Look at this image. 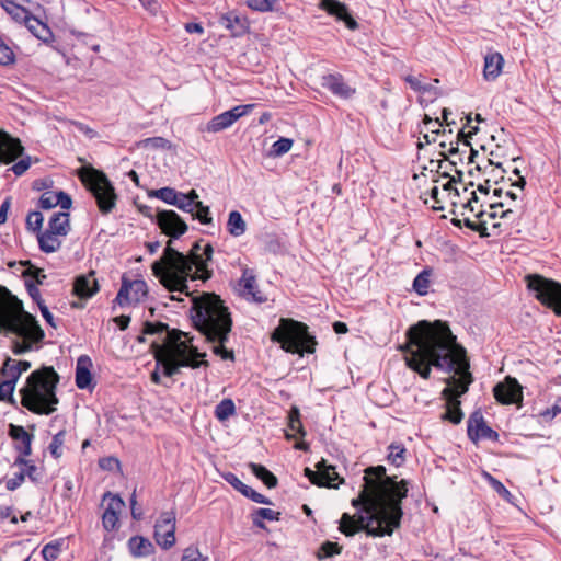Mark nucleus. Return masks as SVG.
Segmentation results:
<instances>
[{"mask_svg":"<svg viewBox=\"0 0 561 561\" xmlns=\"http://www.w3.org/2000/svg\"><path fill=\"white\" fill-rule=\"evenodd\" d=\"M407 339V343L401 346L405 364L423 379H430L432 367L453 373L446 379L447 387L442 392L447 400V410L442 419L459 424L463 413L458 398L468 391L473 381L466 350L457 343L449 327L439 320L433 323L420 321L408 330Z\"/></svg>","mask_w":561,"mask_h":561,"instance_id":"f257e3e1","label":"nucleus"},{"mask_svg":"<svg viewBox=\"0 0 561 561\" xmlns=\"http://www.w3.org/2000/svg\"><path fill=\"white\" fill-rule=\"evenodd\" d=\"M364 485L352 506L357 513L351 516L344 513L340 520V531L353 536L364 530L370 537L390 536L400 527L402 500L407 497L408 486L404 480L388 477L383 466L365 470Z\"/></svg>","mask_w":561,"mask_h":561,"instance_id":"f03ea898","label":"nucleus"},{"mask_svg":"<svg viewBox=\"0 0 561 561\" xmlns=\"http://www.w3.org/2000/svg\"><path fill=\"white\" fill-rule=\"evenodd\" d=\"M142 334L157 336L151 342V348L157 360V369L151 374V380L160 381V371L172 377L180 371L181 367L196 368L207 365L206 352H201L194 343L195 337L176 329H170L162 322L144 323Z\"/></svg>","mask_w":561,"mask_h":561,"instance_id":"7ed1b4c3","label":"nucleus"},{"mask_svg":"<svg viewBox=\"0 0 561 561\" xmlns=\"http://www.w3.org/2000/svg\"><path fill=\"white\" fill-rule=\"evenodd\" d=\"M171 240L164 248L162 256L152 263V273L170 291H186L188 278H208L207 261L210 260V242L202 245L197 241L191 249L190 255H184L171 247Z\"/></svg>","mask_w":561,"mask_h":561,"instance_id":"20e7f679","label":"nucleus"},{"mask_svg":"<svg viewBox=\"0 0 561 561\" xmlns=\"http://www.w3.org/2000/svg\"><path fill=\"white\" fill-rule=\"evenodd\" d=\"M58 382L59 376L50 366L33 371L26 379V386L20 390L21 404L35 414H51L59 402L56 396Z\"/></svg>","mask_w":561,"mask_h":561,"instance_id":"39448f33","label":"nucleus"},{"mask_svg":"<svg viewBox=\"0 0 561 561\" xmlns=\"http://www.w3.org/2000/svg\"><path fill=\"white\" fill-rule=\"evenodd\" d=\"M273 342L280 344V347L291 354L313 353L316 341L308 332V327L299 321L282 318L279 324L272 332Z\"/></svg>","mask_w":561,"mask_h":561,"instance_id":"423d86ee","label":"nucleus"},{"mask_svg":"<svg viewBox=\"0 0 561 561\" xmlns=\"http://www.w3.org/2000/svg\"><path fill=\"white\" fill-rule=\"evenodd\" d=\"M213 355L224 362L234 363V352L227 344L230 340L232 319L228 308L218 295L213 293Z\"/></svg>","mask_w":561,"mask_h":561,"instance_id":"0eeeda50","label":"nucleus"},{"mask_svg":"<svg viewBox=\"0 0 561 561\" xmlns=\"http://www.w3.org/2000/svg\"><path fill=\"white\" fill-rule=\"evenodd\" d=\"M81 180L94 196L100 211L111 213L116 205V194L106 175L91 168L81 174Z\"/></svg>","mask_w":561,"mask_h":561,"instance_id":"6e6552de","label":"nucleus"},{"mask_svg":"<svg viewBox=\"0 0 561 561\" xmlns=\"http://www.w3.org/2000/svg\"><path fill=\"white\" fill-rule=\"evenodd\" d=\"M525 279L535 297L551 308L556 314L561 316V284L538 274H529Z\"/></svg>","mask_w":561,"mask_h":561,"instance_id":"1a4fd4ad","label":"nucleus"},{"mask_svg":"<svg viewBox=\"0 0 561 561\" xmlns=\"http://www.w3.org/2000/svg\"><path fill=\"white\" fill-rule=\"evenodd\" d=\"M194 328L210 341V293H204L201 298L193 299L190 310Z\"/></svg>","mask_w":561,"mask_h":561,"instance_id":"9d476101","label":"nucleus"},{"mask_svg":"<svg viewBox=\"0 0 561 561\" xmlns=\"http://www.w3.org/2000/svg\"><path fill=\"white\" fill-rule=\"evenodd\" d=\"M148 294V287L144 279L128 280L123 277L122 286L115 300L119 306L138 304L142 301Z\"/></svg>","mask_w":561,"mask_h":561,"instance_id":"9b49d317","label":"nucleus"},{"mask_svg":"<svg viewBox=\"0 0 561 561\" xmlns=\"http://www.w3.org/2000/svg\"><path fill=\"white\" fill-rule=\"evenodd\" d=\"M154 539L162 549H170L175 543V515L163 512L154 525Z\"/></svg>","mask_w":561,"mask_h":561,"instance_id":"f8f14e48","label":"nucleus"},{"mask_svg":"<svg viewBox=\"0 0 561 561\" xmlns=\"http://www.w3.org/2000/svg\"><path fill=\"white\" fill-rule=\"evenodd\" d=\"M467 434L471 442L477 443L482 439L496 442L499 434L492 430L485 422L481 411H474L467 422Z\"/></svg>","mask_w":561,"mask_h":561,"instance_id":"ddd939ff","label":"nucleus"},{"mask_svg":"<svg viewBox=\"0 0 561 561\" xmlns=\"http://www.w3.org/2000/svg\"><path fill=\"white\" fill-rule=\"evenodd\" d=\"M156 222L164 234L175 239L187 230V225L174 210H157Z\"/></svg>","mask_w":561,"mask_h":561,"instance_id":"4468645a","label":"nucleus"},{"mask_svg":"<svg viewBox=\"0 0 561 561\" xmlns=\"http://www.w3.org/2000/svg\"><path fill=\"white\" fill-rule=\"evenodd\" d=\"M197 198L198 196L195 191H191L190 194L178 192L176 203L172 205L181 210L191 213L192 216L197 217L202 222L208 224L210 222L209 207L204 206Z\"/></svg>","mask_w":561,"mask_h":561,"instance_id":"2eb2a0df","label":"nucleus"},{"mask_svg":"<svg viewBox=\"0 0 561 561\" xmlns=\"http://www.w3.org/2000/svg\"><path fill=\"white\" fill-rule=\"evenodd\" d=\"M317 470L313 471L309 468L305 469L306 476L309 478L311 483L319 486L334 488L335 480L339 479V474L335 468L327 465L325 460H321L316 465Z\"/></svg>","mask_w":561,"mask_h":561,"instance_id":"dca6fc26","label":"nucleus"},{"mask_svg":"<svg viewBox=\"0 0 561 561\" xmlns=\"http://www.w3.org/2000/svg\"><path fill=\"white\" fill-rule=\"evenodd\" d=\"M495 399L502 404H512L522 401V387L516 379L507 377L504 382L497 383L494 389Z\"/></svg>","mask_w":561,"mask_h":561,"instance_id":"f3484780","label":"nucleus"},{"mask_svg":"<svg viewBox=\"0 0 561 561\" xmlns=\"http://www.w3.org/2000/svg\"><path fill=\"white\" fill-rule=\"evenodd\" d=\"M322 87L340 99L348 100L356 93L340 73H329L322 77Z\"/></svg>","mask_w":561,"mask_h":561,"instance_id":"a211bd4d","label":"nucleus"},{"mask_svg":"<svg viewBox=\"0 0 561 561\" xmlns=\"http://www.w3.org/2000/svg\"><path fill=\"white\" fill-rule=\"evenodd\" d=\"M239 287L241 296L248 301L261 304L266 300L257 288L255 274L251 268L243 270L242 277L239 280Z\"/></svg>","mask_w":561,"mask_h":561,"instance_id":"6ab92c4d","label":"nucleus"},{"mask_svg":"<svg viewBox=\"0 0 561 561\" xmlns=\"http://www.w3.org/2000/svg\"><path fill=\"white\" fill-rule=\"evenodd\" d=\"M253 106V104L237 105L233 108L213 117V133L229 128L237 119L247 115Z\"/></svg>","mask_w":561,"mask_h":561,"instance_id":"aec40b11","label":"nucleus"},{"mask_svg":"<svg viewBox=\"0 0 561 561\" xmlns=\"http://www.w3.org/2000/svg\"><path fill=\"white\" fill-rule=\"evenodd\" d=\"M23 146L19 139L12 138L9 134L0 130V162L10 163L23 153Z\"/></svg>","mask_w":561,"mask_h":561,"instance_id":"412c9836","label":"nucleus"},{"mask_svg":"<svg viewBox=\"0 0 561 561\" xmlns=\"http://www.w3.org/2000/svg\"><path fill=\"white\" fill-rule=\"evenodd\" d=\"M9 435L14 442L15 449L19 451L18 457H26L32 454L33 434L28 433L21 425L10 424Z\"/></svg>","mask_w":561,"mask_h":561,"instance_id":"4be33fe9","label":"nucleus"},{"mask_svg":"<svg viewBox=\"0 0 561 561\" xmlns=\"http://www.w3.org/2000/svg\"><path fill=\"white\" fill-rule=\"evenodd\" d=\"M99 291V284L95 279L94 272L87 275L76 277L73 284V294L81 299H89Z\"/></svg>","mask_w":561,"mask_h":561,"instance_id":"5701e85b","label":"nucleus"},{"mask_svg":"<svg viewBox=\"0 0 561 561\" xmlns=\"http://www.w3.org/2000/svg\"><path fill=\"white\" fill-rule=\"evenodd\" d=\"M320 8L329 14L336 16L339 20L345 22L346 26L351 30L357 27L356 21L350 15L345 4L336 0H321Z\"/></svg>","mask_w":561,"mask_h":561,"instance_id":"b1692460","label":"nucleus"},{"mask_svg":"<svg viewBox=\"0 0 561 561\" xmlns=\"http://www.w3.org/2000/svg\"><path fill=\"white\" fill-rule=\"evenodd\" d=\"M219 24L231 32L232 36H241L248 31V21L234 11L221 15Z\"/></svg>","mask_w":561,"mask_h":561,"instance_id":"393cba45","label":"nucleus"},{"mask_svg":"<svg viewBox=\"0 0 561 561\" xmlns=\"http://www.w3.org/2000/svg\"><path fill=\"white\" fill-rule=\"evenodd\" d=\"M504 58L500 53H489L484 57L483 77L488 81L495 80L502 72Z\"/></svg>","mask_w":561,"mask_h":561,"instance_id":"a878e982","label":"nucleus"},{"mask_svg":"<svg viewBox=\"0 0 561 561\" xmlns=\"http://www.w3.org/2000/svg\"><path fill=\"white\" fill-rule=\"evenodd\" d=\"M225 478L236 490H238L244 496L251 499L253 502L260 504H271V501L266 496L256 492L251 486L244 484L233 473H228Z\"/></svg>","mask_w":561,"mask_h":561,"instance_id":"bb28decb","label":"nucleus"},{"mask_svg":"<svg viewBox=\"0 0 561 561\" xmlns=\"http://www.w3.org/2000/svg\"><path fill=\"white\" fill-rule=\"evenodd\" d=\"M18 335L31 344L39 343L45 336L43 329L39 327L37 321L32 318L30 322L18 329Z\"/></svg>","mask_w":561,"mask_h":561,"instance_id":"cd10ccee","label":"nucleus"},{"mask_svg":"<svg viewBox=\"0 0 561 561\" xmlns=\"http://www.w3.org/2000/svg\"><path fill=\"white\" fill-rule=\"evenodd\" d=\"M46 230L58 236L66 237L70 231L69 214L65 211L54 213L48 221Z\"/></svg>","mask_w":561,"mask_h":561,"instance_id":"c85d7f7f","label":"nucleus"},{"mask_svg":"<svg viewBox=\"0 0 561 561\" xmlns=\"http://www.w3.org/2000/svg\"><path fill=\"white\" fill-rule=\"evenodd\" d=\"M91 365L88 356H80L76 368V385L79 389H88L92 381V376L89 369Z\"/></svg>","mask_w":561,"mask_h":561,"instance_id":"c756f323","label":"nucleus"},{"mask_svg":"<svg viewBox=\"0 0 561 561\" xmlns=\"http://www.w3.org/2000/svg\"><path fill=\"white\" fill-rule=\"evenodd\" d=\"M38 247L44 253H54L58 251L62 244L60 237L54 232H49V230H44L39 232L37 236Z\"/></svg>","mask_w":561,"mask_h":561,"instance_id":"7c9ffc66","label":"nucleus"},{"mask_svg":"<svg viewBox=\"0 0 561 561\" xmlns=\"http://www.w3.org/2000/svg\"><path fill=\"white\" fill-rule=\"evenodd\" d=\"M128 547L131 554L135 557H146L153 551L152 543L148 539L140 536L131 537L128 540Z\"/></svg>","mask_w":561,"mask_h":561,"instance_id":"2f4dec72","label":"nucleus"},{"mask_svg":"<svg viewBox=\"0 0 561 561\" xmlns=\"http://www.w3.org/2000/svg\"><path fill=\"white\" fill-rule=\"evenodd\" d=\"M251 472L260 479L267 488H275L277 485V478L267 470L264 466L251 462L249 465Z\"/></svg>","mask_w":561,"mask_h":561,"instance_id":"473e14b6","label":"nucleus"},{"mask_svg":"<svg viewBox=\"0 0 561 561\" xmlns=\"http://www.w3.org/2000/svg\"><path fill=\"white\" fill-rule=\"evenodd\" d=\"M14 296L4 287L0 285V314H5L21 308L20 301H13Z\"/></svg>","mask_w":561,"mask_h":561,"instance_id":"72a5a7b5","label":"nucleus"},{"mask_svg":"<svg viewBox=\"0 0 561 561\" xmlns=\"http://www.w3.org/2000/svg\"><path fill=\"white\" fill-rule=\"evenodd\" d=\"M245 221L243 220L241 214L237 210H233L229 214L227 229L229 233L233 237H240L245 232Z\"/></svg>","mask_w":561,"mask_h":561,"instance_id":"f704fd0d","label":"nucleus"},{"mask_svg":"<svg viewBox=\"0 0 561 561\" xmlns=\"http://www.w3.org/2000/svg\"><path fill=\"white\" fill-rule=\"evenodd\" d=\"M236 413V405L231 399L221 400L215 409V415L222 424Z\"/></svg>","mask_w":561,"mask_h":561,"instance_id":"c9c22d12","label":"nucleus"},{"mask_svg":"<svg viewBox=\"0 0 561 561\" xmlns=\"http://www.w3.org/2000/svg\"><path fill=\"white\" fill-rule=\"evenodd\" d=\"M252 522L253 524L259 528H265V525L263 523V519L266 520H278L279 519V512L273 511L271 508H257L254 511L252 515Z\"/></svg>","mask_w":561,"mask_h":561,"instance_id":"e433bc0d","label":"nucleus"},{"mask_svg":"<svg viewBox=\"0 0 561 561\" xmlns=\"http://www.w3.org/2000/svg\"><path fill=\"white\" fill-rule=\"evenodd\" d=\"M431 284V271L423 270L413 280V289L420 295L425 296L428 293Z\"/></svg>","mask_w":561,"mask_h":561,"instance_id":"4c0bfd02","label":"nucleus"},{"mask_svg":"<svg viewBox=\"0 0 561 561\" xmlns=\"http://www.w3.org/2000/svg\"><path fill=\"white\" fill-rule=\"evenodd\" d=\"M1 375L4 377V380H8L16 385V381L20 378V371L18 370L16 360L8 357L2 365Z\"/></svg>","mask_w":561,"mask_h":561,"instance_id":"58836bf2","label":"nucleus"},{"mask_svg":"<svg viewBox=\"0 0 561 561\" xmlns=\"http://www.w3.org/2000/svg\"><path fill=\"white\" fill-rule=\"evenodd\" d=\"M14 466L24 468L25 477H28L32 481L36 482L41 479L38 468L32 461L26 460L25 457H16Z\"/></svg>","mask_w":561,"mask_h":561,"instance_id":"ea45409f","label":"nucleus"},{"mask_svg":"<svg viewBox=\"0 0 561 561\" xmlns=\"http://www.w3.org/2000/svg\"><path fill=\"white\" fill-rule=\"evenodd\" d=\"M288 427L293 432V434L289 432L286 433V437L288 439L295 438L296 433L300 434L301 436L305 435V431L302 430V424L299 419V411L296 408L290 411Z\"/></svg>","mask_w":561,"mask_h":561,"instance_id":"a19ab883","label":"nucleus"},{"mask_svg":"<svg viewBox=\"0 0 561 561\" xmlns=\"http://www.w3.org/2000/svg\"><path fill=\"white\" fill-rule=\"evenodd\" d=\"M148 195L149 197H156L163 201L167 204L172 205L173 203H176L178 191H175L172 187H162L149 192Z\"/></svg>","mask_w":561,"mask_h":561,"instance_id":"79ce46f5","label":"nucleus"},{"mask_svg":"<svg viewBox=\"0 0 561 561\" xmlns=\"http://www.w3.org/2000/svg\"><path fill=\"white\" fill-rule=\"evenodd\" d=\"M103 503H106L105 512H112L115 514H119L122 508L125 506L124 501L115 494L111 492H106L103 495Z\"/></svg>","mask_w":561,"mask_h":561,"instance_id":"37998d69","label":"nucleus"},{"mask_svg":"<svg viewBox=\"0 0 561 561\" xmlns=\"http://www.w3.org/2000/svg\"><path fill=\"white\" fill-rule=\"evenodd\" d=\"M405 448L400 444H391L389 446V461L396 467H400L404 462Z\"/></svg>","mask_w":561,"mask_h":561,"instance_id":"c03bdc74","label":"nucleus"},{"mask_svg":"<svg viewBox=\"0 0 561 561\" xmlns=\"http://www.w3.org/2000/svg\"><path fill=\"white\" fill-rule=\"evenodd\" d=\"M44 217L39 211H31L26 217V227L32 232H35L36 236L42 232Z\"/></svg>","mask_w":561,"mask_h":561,"instance_id":"a18cd8bd","label":"nucleus"},{"mask_svg":"<svg viewBox=\"0 0 561 561\" xmlns=\"http://www.w3.org/2000/svg\"><path fill=\"white\" fill-rule=\"evenodd\" d=\"M66 432L60 431L53 436L48 449L54 458H59L62 455L61 447L65 443Z\"/></svg>","mask_w":561,"mask_h":561,"instance_id":"49530a36","label":"nucleus"},{"mask_svg":"<svg viewBox=\"0 0 561 561\" xmlns=\"http://www.w3.org/2000/svg\"><path fill=\"white\" fill-rule=\"evenodd\" d=\"M276 3L277 0H247L248 7L257 12H271Z\"/></svg>","mask_w":561,"mask_h":561,"instance_id":"de8ad7c7","label":"nucleus"},{"mask_svg":"<svg viewBox=\"0 0 561 561\" xmlns=\"http://www.w3.org/2000/svg\"><path fill=\"white\" fill-rule=\"evenodd\" d=\"M15 61L12 48L0 37V65L8 66Z\"/></svg>","mask_w":561,"mask_h":561,"instance_id":"09e8293b","label":"nucleus"},{"mask_svg":"<svg viewBox=\"0 0 561 561\" xmlns=\"http://www.w3.org/2000/svg\"><path fill=\"white\" fill-rule=\"evenodd\" d=\"M341 547L336 542L327 541L324 542L318 552V558H331L341 552Z\"/></svg>","mask_w":561,"mask_h":561,"instance_id":"8fccbe9b","label":"nucleus"},{"mask_svg":"<svg viewBox=\"0 0 561 561\" xmlns=\"http://www.w3.org/2000/svg\"><path fill=\"white\" fill-rule=\"evenodd\" d=\"M58 193L45 192L39 197L38 204L43 209H51L58 205Z\"/></svg>","mask_w":561,"mask_h":561,"instance_id":"3c124183","label":"nucleus"},{"mask_svg":"<svg viewBox=\"0 0 561 561\" xmlns=\"http://www.w3.org/2000/svg\"><path fill=\"white\" fill-rule=\"evenodd\" d=\"M60 552V543L59 542H49L45 545L42 549V556L46 561H55Z\"/></svg>","mask_w":561,"mask_h":561,"instance_id":"603ef678","label":"nucleus"},{"mask_svg":"<svg viewBox=\"0 0 561 561\" xmlns=\"http://www.w3.org/2000/svg\"><path fill=\"white\" fill-rule=\"evenodd\" d=\"M293 147V140L289 138H279L272 146V152L275 156H283L287 153Z\"/></svg>","mask_w":561,"mask_h":561,"instance_id":"864d4df0","label":"nucleus"},{"mask_svg":"<svg viewBox=\"0 0 561 561\" xmlns=\"http://www.w3.org/2000/svg\"><path fill=\"white\" fill-rule=\"evenodd\" d=\"M25 480V470L20 467L18 472H14L11 478H9L5 482V486L9 491L16 490Z\"/></svg>","mask_w":561,"mask_h":561,"instance_id":"5fc2aeb1","label":"nucleus"},{"mask_svg":"<svg viewBox=\"0 0 561 561\" xmlns=\"http://www.w3.org/2000/svg\"><path fill=\"white\" fill-rule=\"evenodd\" d=\"M421 102H433L438 96V90L431 83H424V89L420 92Z\"/></svg>","mask_w":561,"mask_h":561,"instance_id":"6e6d98bb","label":"nucleus"},{"mask_svg":"<svg viewBox=\"0 0 561 561\" xmlns=\"http://www.w3.org/2000/svg\"><path fill=\"white\" fill-rule=\"evenodd\" d=\"M118 523V514L112 512H105L102 515V525L105 530H114Z\"/></svg>","mask_w":561,"mask_h":561,"instance_id":"4d7b16f0","label":"nucleus"},{"mask_svg":"<svg viewBox=\"0 0 561 561\" xmlns=\"http://www.w3.org/2000/svg\"><path fill=\"white\" fill-rule=\"evenodd\" d=\"M14 388L15 383L10 382L8 380H3L2 382H0V400L12 401Z\"/></svg>","mask_w":561,"mask_h":561,"instance_id":"13d9d810","label":"nucleus"},{"mask_svg":"<svg viewBox=\"0 0 561 561\" xmlns=\"http://www.w3.org/2000/svg\"><path fill=\"white\" fill-rule=\"evenodd\" d=\"M561 413V397H559L551 408H548L541 413V417L545 421H551L553 417H556L558 414Z\"/></svg>","mask_w":561,"mask_h":561,"instance_id":"bf43d9fd","label":"nucleus"},{"mask_svg":"<svg viewBox=\"0 0 561 561\" xmlns=\"http://www.w3.org/2000/svg\"><path fill=\"white\" fill-rule=\"evenodd\" d=\"M182 561H207L196 548H186L182 556Z\"/></svg>","mask_w":561,"mask_h":561,"instance_id":"052dcab7","label":"nucleus"},{"mask_svg":"<svg viewBox=\"0 0 561 561\" xmlns=\"http://www.w3.org/2000/svg\"><path fill=\"white\" fill-rule=\"evenodd\" d=\"M31 167V158L26 157L14 163L11 168L13 173L18 176L24 174Z\"/></svg>","mask_w":561,"mask_h":561,"instance_id":"680f3d73","label":"nucleus"},{"mask_svg":"<svg viewBox=\"0 0 561 561\" xmlns=\"http://www.w3.org/2000/svg\"><path fill=\"white\" fill-rule=\"evenodd\" d=\"M32 350V344L24 339L22 341L15 340L13 342L12 351L14 354L20 355Z\"/></svg>","mask_w":561,"mask_h":561,"instance_id":"e2e57ef3","label":"nucleus"},{"mask_svg":"<svg viewBox=\"0 0 561 561\" xmlns=\"http://www.w3.org/2000/svg\"><path fill=\"white\" fill-rule=\"evenodd\" d=\"M485 224H486L485 220H480V222L476 224V222L471 221L469 218L465 219L466 227H468L469 229H471L473 231H479L482 236H488V233L485 232V230H486Z\"/></svg>","mask_w":561,"mask_h":561,"instance_id":"0e129e2a","label":"nucleus"},{"mask_svg":"<svg viewBox=\"0 0 561 561\" xmlns=\"http://www.w3.org/2000/svg\"><path fill=\"white\" fill-rule=\"evenodd\" d=\"M405 82L416 92H421L424 89V83L420 78L409 75L404 78Z\"/></svg>","mask_w":561,"mask_h":561,"instance_id":"69168bd1","label":"nucleus"},{"mask_svg":"<svg viewBox=\"0 0 561 561\" xmlns=\"http://www.w3.org/2000/svg\"><path fill=\"white\" fill-rule=\"evenodd\" d=\"M26 275L31 276L35 280V285H42L46 279L44 271L36 267H32L31 270H28Z\"/></svg>","mask_w":561,"mask_h":561,"instance_id":"338daca9","label":"nucleus"},{"mask_svg":"<svg viewBox=\"0 0 561 561\" xmlns=\"http://www.w3.org/2000/svg\"><path fill=\"white\" fill-rule=\"evenodd\" d=\"M424 124L426 125V128L427 130H430L431 133H434V134H438L439 133V127H442V122L439 121V118H431L428 117L427 115L425 116L424 118Z\"/></svg>","mask_w":561,"mask_h":561,"instance_id":"774afa93","label":"nucleus"}]
</instances>
